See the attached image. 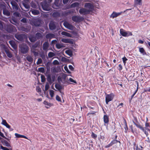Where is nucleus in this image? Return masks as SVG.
Listing matches in <instances>:
<instances>
[{"label":"nucleus","instance_id":"f257e3e1","mask_svg":"<svg viewBox=\"0 0 150 150\" xmlns=\"http://www.w3.org/2000/svg\"><path fill=\"white\" fill-rule=\"evenodd\" d=\"M4 28L7 31L10 33L15 32L16 31L15 27L11 25H7L4 27Z\"/></svg>","mask_w":150,"mask_h":150},{"label":"nucleus","instance_id":"f03ea898","mask_svg":"<svg viewBox=\"0 0 150 150\" xmlns=\"http://www.w3.org/2000/svg\"><path fill=\"white\" fill-rule=\"evenodd\" d=\"M114 94L112 93L110 94H105V102L108 104V102L112 101L114 97Z\"/></svg>","mask_w":150,"mask_h":150},{"label":"nucleus","instance_id":"7ed1b4c3","mask_svg":"<svg viewBox=\"0 0 150 150\" xmlns=\"http://www.w3.org/2000/svg\"><path fill=\"white\" fill-rule=\"evenodd\" d=\"M20 50L21 52L23 54H25L28 52L29 50V48L27 45L22 44L20 45Z\"/></svg>","mask_w":150,"mask_h":150},{"label":"nucleus","instance_id":"20e7f679","mask_svg":"<svg viewBox=\"0 0 150 150\" xmlns=\"http://www.w3.org/2000/svg\"><path fill=\"white\" fill-rule=\"evenodd\" d=\"M120 33L122 36L125 37H127L132 35V34L131 32L129 31L126 32L122 29H120Z\"/></svg>","mask_w":150,"mask_h":150},{"label":"nucleus","instance_id":"39448f33","mask_svg":"<svg viewBox=\"0 0 150 150\" xmlns=\"http://www.w3.org/2000/svg\"><path fill=\"white\" fill-rule=\"evenodd\" d=\"M84 7L88 10L89 11V12L92 11L94 8L93 5L90 3H86L85 4Z\"/></svg>","mask_w":150,"mask_h":150},{"label":"nucleus","instance_id":"423d86ee","mask_svg":"<svg viewBox=\"0 0 150 150\" xmlns=\"http://www.w3.org/2000/svg\"><path fill=\"white\" fill-rule=\"evenodd\" d=\"M72 20L76 22H80L83 20V18L79 16H74L72 17Z\"/></svg>","mask_w":150,"mask_h":150},{"label":"nucleus","instance_id":"0eeeda50","mask_svg":"<svg viewBox=\"0 0 150 150\" xmlns=\"http://www.w3.org/2000/svg\"><path fill=\"white\" fill-rule=\"evenodd\" d=\"M63 25L65 28L71 30H73L74 29V26L66 21H65Z\"/></svg>","mask_w":150,"mask_h":150},{"label":"nucleus","instance_id":"6e6552de","mask_svg":"<svg viewBox=\"0 0 150 150\" xmlns=\"http://www.w3.org/2000/svg\"><path fill=\"white\" fill-rule=\"evenodd\" d=\"M79 13L82 15H86L90 13L89 11L86 8H81L79 10Z\"/></svg>","mask_w":150,"mask_h":150},{"label":"nucleus","instance_id":"1a4fd4ad","mask_svg":"<svg viewBox=\"0 0 150 150\" xmlns=\"http://www.w3.org/2000/svg\"><path fill=\"white\" fill-rule=\"evenodd\" d=\"M57 23L53 21H51L49 24V27L50 30H52L56 28Z\"/></svg>","mask_w":150,"mask_h":150},{"label":"nucleus","instance_id":"9d476101","mask_svg":"<svg viewBox=\"0 0 150 150\" xmlns=\"http://www.w3.org/2000/svg\"><path fill=\"white\" fill-rule=\"evenodd\" d=\"M123 13V12H120L117 13L115 12H113L112 14L110 16V17L112 18H116Z\"/></svg>","mask_w":150,"mask_h":150},{"label":"nucleus","instance_id":"9b49d317","mask_svg":"<svg viewBox=\"0 0 150 150\" xmlns=\"http://www.w3.org/2000/svg\"><path fill=\"white\" fill-rule=\"evenodd\" d=\"M47 81L50 84L52 83L54 81V76H51L50 75H48L47 76Z\"/></svg>","mask_w":150,"mask_h":150},{"label":"nucleus","instance_id":"f8f14e48","mask_svg":"<svg viewBox=\"0 0 150 150\" xmlns=\"http://www.w3.org/2000/svg\"><path fill=\"white\" fill-rule=\"evenodd\" d=\"M15 38L18 40L22 41L23 40L24 35L23 34H18L15 35Z\"/></svg>","mask_w":150,"mask_h":150},{"label":"nucleus","instance_id":"ddd939ff","mask_svg":"<svg viewBox=\"0 0 150 150\" xmlns=\"http://www.w3.org/2000/svg\"><path fill=\"white\" fill-rule=\"evenodd\" d=\"M49 46V44L48 42H45L43 45V49L45 51H47Z\"/></svg>","mask_w":150,"mask_h":150},{"label":"nucleus","instance_id":"4468645a","mask_svg":"<svg viewBox=\"0 0 150 150\" xmlns=\"http://www.w3.org/2000/svg\"><path fill=\"white\" fill-rule=\"evenodd\" d=\"M42 7L43 9L45 11H49L50 10V8L47 6V3H43L42 4Z\"/></svg>","mask_w":150,"mask_h":150},{"label":"nucleus","instance_id":"2eb2a0df","mask_svg":"<svg viewBox=\"0 0 150 150\" xmlns=\"http://www.w3.org/2000/svg\"><path fill=\"white\" fill-rule=\"evenodd\" d=\"M66 78V75L65 74H64L61 77H60V76H59L58 78V80L59 81H61L63 83H64Z\"/></svg>","mask_w":150,"mask_h":150},{"label":"nucleus","instance_id":"dca6fc26","mask_svg":"<svg viewBox=\"0 0 150 150\" xmlns=\"http://www.w3.org/2000/svg\"><path fill=\"white\" fill-rule=\"evenodd\" d=\"M4 51L5 52L7 56L9 58H11L12 56V54L10 52L9 50L7 48H5Z\"/></svg>","mask_w":150,"mask_h":150},{"label":"nucleus","instance_id":"f3484780","mask_svg":"<svg viewBox=\"0 0 150 150\" xmlns=\"http://www.w3.org/2000/svg\"><path fill=\"white\" fill-rule=\"evenodd\" d=\"M46 37L47 39H51L55 37V35L52 33H49L46 35Z\"/></svg>","mask_w":150,"mask_h":150},{"label":"nucleus","instance_id":"a211bd4d","mask_svg":"<svg viewBox=\"0 0 150 150\" xmlns=\"http://www.w3.org/2000/svg\"><path fill=\"white\" fill-rule=\"evenodd\" d=\"M15 135L16 138H24L25 139H28V137H27L26 136H25L24 135H21V134H18L17 133H15Z\"/></svg>","mask_w":150,"mask_h":150},{"label":"nucleus","instance_id":"6ab92c4d","mask_svg":"<svg viewBox=\"0 0 150 150\" xmlns=\"http://www.w3.org/2000/svg\"><path fill=\"white\" fill-rule=\"evenodd\" d=\"M61 34L64 36H67L68 37H71V35L70 34L65 31L62 32L61 33Z\"/></svg>","mask_w":150,"mask_h":150},{"label":"nucleus","instance_id":"aec40b11","mask_svg":"<svg viewBox=\"0 0 150 150\" xmlns=\"http://www.w3.org/2000/svg\"><path fill=\"white\" fill-rule=\"evenodd\" d=\"M139 51L140 53L143 55L147 54L145 50L143 47H139Z\"/></svg>","mask_w":150,"mask_h":150},{"label":"nucleus","instance_id":"412c9836","mask_svg":"<svg viewBox=\"0 0 150 150\" xmlns=\"http://www.w3.org/2000/svg\"><path fill=\"white\" fill-rule=\"evenodd\" d=\"M9 43L12 47L14 49H16L17 48L16 44L15 43L14 41L11 40L10 41H9Z\"/></svg>","mask_w":150,"mask_h":150},{"label":"nucleus","instance_id":"4be33fe9","mask_svg":"<svg viewBox=\"0 0 150 150\" xmlns=\"http://www.w3.org/2000/svg\"><path fill=\"white\" fill-rule=\"evenodd\" d=\"M142 4V0H134V5L135 6L137 5H141Z\"/></svg>","mask_w":150,"mask_h":150},{"label":"nucleus","instance_id":"5701e85b","mask_svg":"<svg viewBox=\"0 0 150 150\" xmlns=\"http://www.w3.org/2000/svg\"><path fill=\"white\" fill-rule=\"evenodd\" d=\"M120 142L116 140H114L112 141L106 147H110V146H112V145H113L114 144H116L117 143V142Z\"/></svg>","mask_w":150,"mask_h":150},{"label":"nucleus","instance_id":"b1692460","mask_svg":"<svg viewBox=\"0 0 150 150\" xmlns=\"http://www.w3.org/2000/svg\"><path fill=\"white\" fill-rule=\"evenodd\" d=\"M3 13L4 15L8 16L10 15L9 12L6 9H4L3 11Z\"/></svg>","mask_w":150,"mask_h":150},{"label":"nucleus","instance_id":"393cba45","mask_svg":"<svg viewBox=\"0 0 150 150\" xmlns=\"http://www.w3.org/2000/svg\"><path fill=\"white\" fill-rule=\"evenodd\" d=\"M11 4L13 6V8L17 9L18 8V4L16 3L14 1H12L11 2Z\"/></svg>","mask_w":150,"mask_h":150},{"label":"nucleus","instance_id":"a878e982","mask_svg":"<svg viewBox=\"0 0 150 150\" xmlns=\"http://www.w3.org/2000/svg\"><path fill=\"white\" fill-rule=\"evenodd\" d=\"M34 25L35 26H39L40 25V22L39 20H35L34 21Z\"/></svg>","mask_w":150,"mask_h":150},{"label":"nucleus","instance_id":"bb28decb","mask_svg":"<svg viewBox=\"0 0 150 150\" xmlns=\"http://www.w3.org/2000/svg\"><path fill=\"white\" fill-rule=\"evenodd\" d=\"M103 120L105 123H107L109 122V119L106 115H104L103 117Z\"/></svg>","mask_w":150,"mask_h":150},{"label":"nucleus","instance_id":"cd10ccee","mask_svg":"<svg viewBox=\"0 0 150 150\" xmlns=\"http://www.w3.org/2000/svg\"><path fill=\"white\" fill-rule=\"evenodd\" d=\"M61 41L65 43H70V40L69 39H61Z\"/></svg>","mask_w":150,"mask_h":150},{"label":"nucleus","instance_id":"c85d7f7f","mask_svg":"<svg viewBox=\"0 0 150 150\" xmlns=\"http://www.w3.org/2000/svg\"><path fill=\"white\" fill-rule=\"evenodd\" d=\"M55 87L58 90H61L62 88V86L58 83H56L55 84Z\"/></svg>","mask_w":150,"mask_h":150},{"label":"nucleus","instance_id":"c756f323","mask_svg":"<svg viewBox=\"0 0 150 150\" xmlns=\"http://www.w3.org/2000/svg\"><path fill=\"white\" fill-rule=\"evenodd\" d=\"M133 123L138 128H139L142 130H144V128L143 127H142L140 124H139L138 123L137 124L134 122H133Z\"/></svg>","mask_w":150,"mask_h":150},{"label":"nucleus","instance_id":"7c9ffc66","mask_svg":"<svg viewBox=\"0 0 150 150\" xmlns=\"http://www.w3.org/2000/svg\"><path fill=\"white\" fill-rule=\"evenodd\" d=\"M26 58L27 60H28V62H32L33 59L31 56L30 55H28L27 56Z\"/></svg>","mask_w":150,"mask_h":150},{"label":"nucleus","instance_id":"2f4dec72","mask_svg":"<svg viewBox=\"0 0 150 150\" xmlns=\"http://www.w3.org/2000/svg\"><path fill=\"white\" fill-rule=\"evenodd\" d=\"M65 53L70 56H71L73 54L72 50H66Z\"/></svg>","mask_w":150,"mask_h":150},{"label":"nucleus","instance_id":"473e14b6","mask_svg":"<svg viewBox=\"0 0 150 150\" xmlns=\"http://www.w3.org/2000/svg\"><path fill=\"white\" fill-rule=\"evenodd\" d=\"M79 5V3L78 2H75L74 3L72 4L71 6V7H78Z\"/></svg>","mask_w":150,"mask_h":150},{"label":"nucleus","instance_id":"72a5a7b5","mask_svg":"<svg viewBox=\"0 0 150 150\" xmlns=\"http://www.w3.org/2000/svg\"><path fill=\"white\" fill-rule=\"evenodd\" d=\"M35 36L36 37V38H37V39H39L42 37V33H37L36 34Z\"/></svg>","mask_w":150,"mask_h":150},{"label":"nucleus","instance_id":"f704fd0d","mask_svg":"<svg viewBox=\"0 0 150 150\" xmlns=\"http://www.w3.org/2000/svg\"><path fill=\"white\" fill-rule=\"evenodd\" d=\"M32 13L34 15H38L40 13L39 11L36 10H32Z\"/></svg>","mask_w":150,"mask_h":150},{"label":"nucleus","instance_id":"c9c22d12","mask_svg":"<svg viewBox=\"0 0 150 150\" xmlns=\"http://www.w3.org/2000/svg\"><path fill=\"white\" fill-rule=\"evenodd\" d=\"M56 47L58 49H60L63 47V44L60 43H57L56 45Z\"/></svg>","mask_w":150,"mask_h":150},{"label":"nucleus","instance_id":"e433bc0d","mask_svg":"<svg viewBox=\"0 0 150 150\" xmlns=\"http://www.w3.org/2000/svg\"><path fill=\"white\" fill-rule=\"evenodd\" d=\"M59 1V0H55V1L54 2V5L53 6V7L54 8H55L54 7V5H55L57 7H58L59 5V4H58V2Z\"/></svg>","mask_w":150,"mask_h":150},{"label":"nucleus","instance_id":"4c0bfd02","mask_svg":"<svg viewBox=\"0 0 150 150\" xmlns=\"http://www.w3.org/2000/svg\"><path fill=\"white\" fill-rule=\"evenodd\" d=\"M29 39L30 41L31 42H34L36 40V38L30 36L29 37Z\"/></svg>","mask_w":150,"mask_h":150},{"label":"nucleus","instance_id":"58836bf2","mask_svg":"<svg viewBox=\"0 0 150 150\" xmlns=\"http://www.w3.org/2000/svg\"><path fill=\"white\" fill-rule=\"evenodd\" d=\"M50 95L51 97L52 98L54 96V91L52 90H49Z\"/></svg>","mask_w":150,"mask_h":150},{"label":"nucleus","instance_id":"ea45409f","mask_svg":"<svg viewBox=\"0 0 150 150\" xmlns=\"http://www.w3.org/2000/svg\"><path fill=\"white\" fill-rule=\"evenodd\" d=\"M55 55V54L52 52H50L48 54V56L49 57L51 58Z\"/></svg>","mask_w":150,"mask_h":150},{"label":"nucleus","instance_id":"a19ab883","mask_svg":"<svg viewBox=\"0 0 150 150\" xmlns=\"http://www.w3.org/2000/svg\"><path fill=\"white\" fill-rule=\"evenodd\" d=\"M43 103L45 105H47L49 107H51L52 105V104L48 103L46 101H44Z\"/></svg>","mask_w":150,"mask_h":150},{"label":"nucleus","instance_id":"79ce46f5","mask_svg":"<svg viewBox=\"0 0 150 150\" xmlns=\"http://www.w3.org/2000/svg\"><path fill=\"white\" fill-rule=\"evenodd\" d=\"M56 99L59 102H62V100L60 97L58 95H57L56 97Z\"/></svg>","mask_w":150,"mask_h":150},{"label":"nucleus","instance_id":"37998d69","mask_svg":"<svg viewBox=\"0 0 150 150\" xmlns=\"http://www.w3.org/2000/svg\"><path fill=\"white\" fill-rule=\"evenodd\" d=\"M122 59L124 64L125 65L126 63V61L128 60L125 57H124L122 58Z\"/></svg>","mask_w":150,"mask_h":150},{"label":"nucleus","instance_id":"c03bdc74","mask_svg":"<svg viewBox=\"0 0 150 150\" xmlns=\"http://www.w3.org/2000/svg\"><path fill=\"white\" fill-rule=\"evenodd\" d=\"M50 87V85L48 83H46L45 86V89L46 91L48 90Z\"/></svg>","mask_w":150,"mask_h":150},{"label":"nucleus","instance_id":"a18cd8bd","mask_svg":"<svg viewBox=\"0 0 150 150\" xmlns=\"http://www.w3.org/2000/svg\"><path fill=\"white\" fill-rule=\"evenodd\" d=\"M39 71L41 72L42 73L44 72L45 71L43 67H40L38 69Z\"/></svg>","mask_w":150,"mask_h":150},{"label":"nucleus","instance_id":"49530a36","mask_svg":"<svg viewBox=\"0 0 150 150\" xmlns=\"http://www.w3.org/2000/svg\"><path fill=\"white\" fill-rule=\"evenodd\" d=\"M42 62V60L41 58H39L37 62V64H41Z\"/></svg>","mask_w":150,"mask_h":150},{"label":"nucleus","instance_id":"de8ad7c7","mask_svg":"<svg viewBox=\"0 0 150 150\" xmlns=\"http://www.w3.org/2000/svg\"><path fill=\"white\" fill-rule=\"evenodd\" d=\"M52 63L54 65H58L59 64V62L57 60H54V61L52 62Z\"/></svg>","mask_w":150,"mask_h":150},{"label":"nucleus","instance_id":"09e8293b","mask_svg":"<svg viewBox=\"0 0 150 150\" xmlns=\"http://www.w3.org/2000/svg\"><path fill=\"white\" fill-rule=\"evenodd\" d=\"M64 69H65V70L66 71V72L69 73V74H70V72L69 71L68 68H67V66H65L64 67Z\"/></svg>","mask_w":150,"mask_h":150},{"label":"nucleus","instance_id":"8fccbe9b","mask_svg":"<svg viewBox=\"0 0 150 150\" xmlns=\"http://www.w3.org/2000/svg\"><path fill=\"white\" fill-rule=\"evenodd\" d=\"M23 5L24 7L27 9H28L29 8L30 6L29 5L26 4L25 3H23Z\"/></svg>","mask_w":150,"mask_h":150},{"label":"nucleus","instance_id":"3c124183","mask_svg":"<svg viewBox=\"0 0 150 150\" xmlns=\"http://www.w3.org/2000/svg\"><path fill=\"white\" fill-rule=\"evenodd\" d=\"M91 137L93 138L96 139L97 138V136L96 134L94 133L93 132H92L91 134Z\"/></svg>","mask_w":150,"mask_h":150},{"label":"nucleus","instance_id":"603ef678","mask_svg":"<svg viewBox=\"0 0 150 150\" xmlns=\"http://www.w3.org/2000/svg\"><path fill=\"white\" fill-rule=\"evenodd\" d=\"M67 59L64 57H62L61 58V61L64 62H66L67 61Z\"/></svg>","mask_w":150,"mask_h":150},{"label":"nucleus","instance_id":"864d4df0","mask_svg":"<svg viewBox=\"0 0 150 150\" xmlns=\"http://www.w3.org/2000/svg\"><path fill=\"white\" fill-rule=\"evenodd\" d=\"M2 120L1 124L3 125H6V124L7 123L6 122L5 120H4V119H3L2 118Z\"/></svg>","mask_w":150,"mask_h":150},{"label":"nucleus","instance_id":"5fc2aeb1","mask_svg":"<svg viewBox=\"0 0 150 150\" xmlns=\"http://www.w3.org/2000/svg\"><path fill=\"white\" fill-rule=\"evenodd\" d=\"M138 87H137V89L135 91L134 93L131 96V98L132 99L133 98V97L135 95V94L137 93V91H138Z\"/></svg>","mask_w":150,"mask_h":150},{"label":"nucleus","instance_id":"6e6d98bb","mask_svg":"<svg viewBox=\"0 0 150 150\" xmlns=\"http://www.w3.org/2000/svg\"><path fill=\"white\" fill-rule=\"evenodd\" d=\"M1 149H2L3 150H10V149H8L7 148L5 147H4L2 146H1Z\"/></svg>","mask_w":150,"mask_h":150},{"label":"nucleus","instance_id":"4d7b16f0","mask_svg":"<svg viewBox=\"0 0 150 150\" xmlns=\"http://www.w3.org/2000/svg\"><path fill=\"white\" fill-rule=\"evenodd\" d=\"M3 28L2 22L0 21V29L2 30Z\"/></svg>","mask_w":150,"mask_h":150},{"label":"nucleus","instance_id":"13d9d810","mask_svg":"<svg viewBox=\"0 0 150 150\" xmlns=\"http://www.w3.org/2000/svg\"><path fill=\"white\" fill-rule=\"evenodd\" d=\"M69 80L71 82H73V83H76V81H75L74 80L71 78H70L69 79Z\"/></svg>","mask_w":150,"mask_h":150},{"label":"nucleus","instance_id":"bf43d9fd","mask_svg":"<svg viewBox=\"0 0 150 150\" xmlns=\"http://www.w3.org/2000/svg\"><path fill=\"white\" fill-rule=\"evenodd\" d=\"M0 136H1V137L4 138L5 139L8 140V139L4 136L2 132H1V131H0Z\"/></svg>","mask_w":150,"mask_h":150},{"label":"nucleus","instance_id":"052dcab7","mask_svg":"<svg viewBox=\"0 0 150 150\" xmlns=\"http://www.w3.org/2000/svg\"><path fill=\"white\" fill-rule=\"evenodd\" d=\"M32 51L35 56H36L38 55V53L37 52H36L35 50H32Z\"/></svg>","mask_w":150,"mask_h":150},{"label":"nucleus","instance_id":"680f3d73","mask_svg":"<svg viewBox=\"0 0 150 150\" xmlns=\"http://www.w3.org/2000/svg\"><path fill=\"white\" fill-rule=\"evenodd\" d=\"M37 46V45L36 44H35L34 45H33L32 46V49H31L32 50H33L34 49H35L36 48Z\"/></svg>","mask_w":150,"mask_h":150},{"label":"nucleus","instance_id":"e2e57ef3","mask_svg":"<svg viewBox=\"0 0 150 150\" xmlns=\"http://www.w3.org/2000/svg\"><path fill=\"white\" fill-rule=\"evenodd\" d=\"M41 78L42 79V82H44L45 81V77L43 76H41Z\"/></svg>","mask_w":150,"mask_h":150},{"label":"nucleus","instance_id":"0e129e2a","mask_svg":"<svg viewBox=\"0 0 150 150\" xmlns=\"http://www.w3.org/2000/svg\"><path fill=\"white\" fill-rule=\"evenodd\" d=\"M21 21L23 23H26L27 21L26 19L25 18H23L21 20Z\"/></svg>","mask_w":150,"mask_h":150},{"label":"nucleus","instance_id":"69168bd1","mask_svg":"<svg viewBox=\"0 0 150 150\" xmlns=\"http://www.w3.org/2000/svg\"><path fill=\"white\" fill-rule=\"evenodd\" d=\"M7 128L10 129V128L11 126L9 125L8 123L6 124V125H4Z\"/></svg>","mask_w":150,"mask_h":150},{"label":"nucleus","instance_id":"338daca9","mask_svg":"<svg viewBox=\"0 0 150 150\" xmlns=\"http://www.w3.org/2000/svg\"><path fill=\"white\" fill-rule=\"evenodd\" d=\"M7 128L10 129V128L11 126L9 125L8 123L6 124V125H4Z\"/></svg>","mask_w":150,"mask_h":150},{"label":"nucleus","instance_id":"774afa93","mask_svg":"<svg viewBox=\"0 0 150 150\" xmlns=\"http://www.w3.org/2000/svg\"><path fill=\"white\" fill-rule=\"evenodd\" d=\"M7 128L10 129V128L11 126L9 125L8 123L6 124V125H4Z\"/></svg>","mask_w":150,"mask_h":150}]
</instances>
